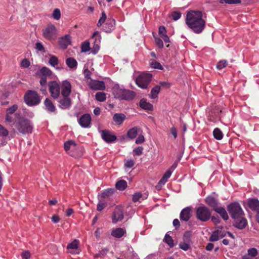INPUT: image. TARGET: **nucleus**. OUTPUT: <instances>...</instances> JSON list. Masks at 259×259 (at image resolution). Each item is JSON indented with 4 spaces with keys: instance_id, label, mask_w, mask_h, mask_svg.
I'll return each instance as SVG.
<instances>
[{
    "instance_id": "obj_24",
    "label": "nucleus",
    "mask_w": 259,
    "mask_h": 259,
    "mask_svg": "<svg viewBox=\"0 0 259 259\" xmlns=\"http://www.w3.org/2000/svg\"><path fill=\"white\" fill-rule=\"evenodd\" d=\"M66 64L71 70H75L77 69L78 63L74 58L69 57L66 59Z\"/></svg>"
},
{
    "instance_id": "obj_31",
    "label": "nucleus",
    "mask_w": 259,
    "mask_h": 259,
    "mask_svg": "<svg viewBox=\"0 0 259 259\" xmlns=\"http://www.w3.org/2000/svg\"><path fill=\"white\" fill-rule=\"evenodd\" d=\"M39 74L40 76L49 77L52 75V72L49 68L46 67H42L39 70Z\"/></svg>"
},
{
    "instance_id": "obj_43",
    "label": "nucleus",
    "mask_w": 259,
    "mask_h": 259,
    "mask_svg": "<svg viewBox=\"0 0 259 259\" xmlns=\"http://www.w3.org/2000/svg\"><path fill=\"white\" fill-rule=\"evenodd\" d=\"M49 62L52 66L55 67L58 64V59L56 56H52L50 58Z\"/></svg>"
},
{
    "instance_id": "obj_50",
    "label": "nucleus",
    "mask_w": 259,
    "mask_h": 259,
    "mask_svg": "<svg viewBox=\"0 0 259 259\" xmlns=\"http://www.w3.org/2000/svg\"><path fill=\"white\" fill-rule=\"evenodd\" d=\"M143 151V147L139 146L133 150V154L134 155H140L142 153Z\"/></svg>"
},
{
    "instance_id": "obj_2",
    "label": "nucleus",
    "mask_w": 259,
    "mask_h": 259,
    "mask_svg": "<svg viewBox=\"0 0 259 259\" xmlns=\"http://www.w3.org/2000/svg\"><path fill=\"white\" fill-rule=\"evenodd\" d=\"M112 90L114 97L119 100L131 101L136 96L135 92L126 89L123 85H120L118 83H115Z\"/></svg>"
},
{
    "instance_id": "obj_26",
    "label": "nucleus",
    "mask_w": 259,
    "mask_h": 259,
    "mask_svg": "<svg viewBox=\"0 0 259 259\" xmlns=\"http://www.w3.org/2000/svg\"><path fill=\"white\" fill-rule=\"evenodd\" d=\"M140 107L146 110L151 111L153 110V106L151 103L147 102L145 99H142L139 103Z\"/></svg>"
},
{
    "instance_id": "obj_33",
    "label": "nucleus",
    "mask_w": 259,
    "mask_h": 259,
    "mask_svg": "<svg viewBox=\"0 0 259 259\" xmlns=\"http://www.w3.org/2000/svg\"><path fill=\"white\" fill-rule=\"evenodd\" d=\"M149 64H150L151 67L153 69H159V70H163V67H162L161 64L160 63L157 62L155 60H153V59L150 60Z\"/></svg>"
},
{
    "instance_id": "obj_10",
    "label": "nucleus",
    "mask_w": 259,
    "mask_h": 259,
    "mask_svg": "<svg viewBox=\"0 0 259 259\" xmlns=\"http://www.w3.org/2000/svg\"><path fill=\"white\" fill-rule=\"evenodd\" d=\"M191 234L190 232H186L183 235V241L179 243V247L184 251H187L190 248L191 240Z\"/></svg>"
},
{
    "instance_id": "obj_55",
    "label": "nucleus",
    "mask_w": 259,
    "mask_h": 259,
    "mask_svg": "<svg viewBox=\"0 0 259 259\" xmlns=\"http://www.w3.org/2000/svg\"><path fill=\"white\" fill-rule=\"evenodd\" d=\"M155 41L156 46L159 48L163 47V43L161 39L155 37Z\"/></svg>"
},
{
    "instance_id": "obj_64",
    "label": "nucleus",
    "mask_w": 259,
    "mask_h": 259,
    "mask_svg": "<svg viewBox=\"0 0 259 259\" xmlns=\"http://www.w3.org/2000/svg\"><path fill=\"white\" fill-rule=\"evenodd\" d=\"M83 73H84L85 78H86L87 79L91 78V72L90 71V70L88 69H85L84 70Z\"/></svg>"
},
{
    "instance_id": "obj_36",
    "label": "nucleus",
    "mask_w": 259,
    "mask_h": 259,
    "mask_svg": "<svg viewBox=\"0 0 259 259\" xmlns=\"http://www.w3.org/2000/svg\"><path fill=\"white\" fill-rule=\"evenodd\" d=\"M213 135L214 138L218 140H220L223 138V134L222 131L218 128H215L213 130Z\"/></svg>"
},
{
    "instance_id": "obj_46",
    "label": "nucleus",
    "mask_w": 259,
    "mask_h": 259,
    "mask_svg": "<svg viewBox=\"0 0 259 259\" xmlns=\"http://www.w3.org/2000/svg\"><path fill=\"white\" fill-rule=\"evenodd\" d=\"M182 16V14L177 11H175L171 13V16L172 19L175 21L179 20Z\"/></svg>"
},
{
    "instance_id": "obj_21",
    "label": "nucleus",
    "mask_w": 259,
    "mask_h": 259,
    "mask_svg": "<svg viewBox=\"0 0 259 259\" xmlns=\"http://www.w3.org/2000/svg\"><path fill=\"white\" fill-rule=\"evenodd\" d=\"M126 118L125 115L123 113H115L113 116V120L116 125H121Z\"/></svg>"
},
{
    "instance_id": "obj_7",
    "label": "nucleus",
    "mask_w": 259,
    "mask_h": 259,
    "mask_svg": "<svg viewBox=\"0 0 259 259\" xmlns=\"http://www.w3.org/2000/svg\"><path fill=\"white\" fill-rule=\"evenodd\" d=\"M42 36L46 39L51 40L56 39L57 37V30L56 27L49 24L42 30Z\"/></svg>"
},
{
    "instance_id": "obj_34",
    "label": "nucleus",
    "mask_w": 259,
    "mask_h": 259,
    "mask_svg": "<svg viewBox=\"0 0 259 259\" xmlns=\"http://www.w3.org/2000/svg\"><path fill=\"white\" fill-rule=\"evenodd\" d=\"M219 236V230L213 231L209 238V241L215 242L220 239Z\"/></svg>"
},
{
    "instance_id": "obj_12",
    "label": "nucleus",
    "mask_w": 259,
    "mask_h": 259,
    "mask_svg": "<svg viewBox=\"0 0 259 259\" xmlns=\"http://www.w3.org/2000/svg\"><path fill=\"white\" fill-rule=\"evenodd\" d=\"M123 218V209L121 206H116L113 212L112 216V222L116 223L121 221Z\"/></svg>"
},
{
    "instance_id": "obj_38",
    "label": "nucleus",
    "mask_w": 259,
    "mask_h": 259,
    "mask_svg": "<svg viewBox=\"0 0 259 259\" xmlns=\"http://www.w3.org/2000/svg\"><path fill=\"white\" fill-rule=\"evenodd\" d=\"M90 50V45L89 41L86 40L83 42L81 45V51L82 52H87Z\"/></svg>"
},
{
    "instance_id": "obj_14",
    "label": "nucleus",
    "mask_w": 259,
    "mask_h": 259,
    "mask_svg": "<svg viewBox=\"0 0 259 259\" xmlns=\"http://www.w3.org/2000/svg\"><path fill=\"white\" fill-rule=\"evenodd\" d=\"M92 38L95 39V44L91 50V53L93 54H96L100 49V39L101 38L100 33L98 31H96L93 33Z\"/></svg>"
},
{
    "instance_id": "obj_44",
    "label": "nucleus",
    "mask_w": 259,
    "mask_h": 259,
    "mask_svg": "<svg viewBox=\"0 0 259 259\" xmlns=\"http://www.w3.org/2000/svg\"><path fill=\"white\" fill-rule=\"evenodd\" d=\"M258 251L255 248L252 247L248 249L247 254L251 257H255L257 255Z\"/></svg>"
},
{
    "instance_id": "obj_51",
    "label": "nucleus",
    "mask_w": 259,
    "mask_h": 259,
    "mask_svg": "<svg viewBox=\"0 0 259 259\" xmlns=\"http://www.w3.org/2000/svg\"><path fill=\"white\" fill-rule=\"evenodd\" d=\"M142 197V194L140 192H136L135 193L132 198V200L134 202H136L139 201L140 199Z\"/></svg>"
},
{
    "instance_id": "obj_29",
    "label": "nucleus",
    "mask_w": 259,
    "mask_h": 259,
    "mask_svg": "<svg viewBox=\"0 0 259 259\" xmlns=\"http://www.w3.org/2000/svg\"><path fill=\"white\" fill-rule=\"evenodd\" d=\"M138 130L137 127H134L128 130L127 132V137L131 139L135 138L138 135Z\"/></svg>"
},
{
    "instance_id": "obj_58",
    "label": "nucleus",
    "mask_w": 259,
    "mask_h": 259,
    "mask_svg": "<svg viewBox=\"0 0 259 259\" xmlns=\"http://www.w3.org/2000/svg\"><path fill=\"white\" fill-rule=\"evenodd\" d=\"M158 33L161 37L166 34V30L164 26H160L159 27Z\"/></svg>"
},
{
    "instance_id": "obj_47",
    "label": "nucleus",
    "mask_w": 259,
    "mask_h": 259,
    "mask_svg": "<svg viewBox=\"0 0 259 259\" xmlns=\"http://www.w3.org/2000/svg\"><path fill=\"white\" fill-rule=\"evenodd\" d=\"M64 85V81L63 82V85L61 90V95L63 97V99H61L60 101V104L61 105L62 108H64L65 107V87Z\"/></svg>"
},
{
    "instance_id": "obj_30",
    "label": "nucleus",
    "mask_w": 259,
    "mask_h": 259,
    "mask_svg": "<svg viewBox=\"0 0 259 259\" xmlns=\"http://www.w3.org/2000/svg\"><path fill=\"white\" fill-rule=\"evenodd\" d=\"M115 186L117 189L123 191L127 187V183L125 180H121L117 182Z\"/></svg>"
},
{
    "instance_id": "obj_3",
    "label": "nucleus",
    "mask_w": 259,
    "mask_h": 259,
    "mask_svg": "<svg viewBox=\"0 0 259 259\" xmlns=\"http://www.w3.org/2000/svg\"><path fill=\"white\" fill-rule=\"evenodd\" d=\"M17 131L22 134L31 133L33 125L31 121L25 118H19L13 124Z\"/></svg>"
},
{
    "instance_id": "obj_18",
    "label": "nucleus",
    "mask_w": 259,
    "mask_h": 259,
    "mask_svg": "<svg viewBox=\"0 0 259 259\" xmlns=\"http://www.w3.org/2000/svg\"><path fill=\"white\" fill-rule=\"evenodd\" d=\"M115 21L113 19H108L103 27V30L107 33L111 32L114 29Z\"/></svg>"
},
{
    "instance_id": "obj_20",
    "label": "nucleus",
    "mask_w": 259,
    "mask_h": 259,
    "mask_svg": "<svg viewBox=\"0 0 259 259\" xmlns=\"http://www.w3.org/2000/svg\"><path fill=\"white\" fill-rule=\"evenodd\" d=\"M249 207L253 211H259V200L257 199H249L248 200Z\"/></svg>"
},
{
    "instance_id": "obj_28",
    "label": "nucleus",
    "mask_w": 259,
    "mask_h": 259,
    "mask_svg": "<svg viewBox=\"0 0 259 259\" xmlns=\"http://www.w3.org/2000/svg\"><path fill=\"white\" fill-rule=\"evenodd\" d=\"M214 210L219 213L224 220H227L229 219V216L225 208L219 206Z\"/></svg>"
},
{
    "instance_id": "obj_54",
    "label": "nucleus",
    "mask_w": 259,
    "mask_h": 259,
    "mask_svg": "<svg viewBox=\"0 0 259 259\" xmlns=\"http://www.w3.org/2000/svg\"><path fill=\"white\" fill-rule=\"evenodd\" d=\"M135 165V162L132 159H128L124 163V166L126 168H132Z\"/></svg>"
},
{
    "instance_id": "obj_56",
    "label": "nucleus",
    "mask_w": 259,
    "mask_h": 259,
    "mask_svg": "<svg viewBox=\"0 0 259 259\" xmlns=\"http://www.w3.org/2000/svg\"><path fill=\"white\" fill-rule=\"evenodd\" d=\"M58 45L62 49H65V36H62L59 38Z\"/></svg>"
},
{
    "instance_id": "obj_45",
    "label": "nucleus",
    "mask_w": 259,
    "mask_h": 259,
    "mask_svg": "<svg viewBox=\"0 0 259 259\" xmlns=\"http://www.w3.org/2000/svg\"><path fill=\"white\" fill-rule=\"evenodd\" d=\"M227 65V61L226 60H221L219 61L217 65V68L219 70L222 69Z\"/></svg>"
},
{
    "instance_id": "obj_40",
    "label": "nucleus",
    "mask_w": 259,
    "mask_h": 259,
    "mask_svg": "<svg viewBox=\"0 0 259 259\" xmlns=\"http://www.w3.org/2000/svg\"><path fill=\"white\" fill-rule=\"evenodd\" d=\"M165 242L170 247H172L174 246V241L172 238L166 234L164 237Z\"/></svg>"
},
{
    "instance_id": "obj_42",
    "label": "nucleus",
    "mask_w": 259,
    "mask_h": 259,
    "mask_svg": "<svg viewBox=\"0 0 259 259\" xmlns=\"http://www.w3.org/2000/svg\"><path fill=\"white\" fill-rule=\"evenodd\" d=\"M106 15L104 12H102L101 14V17L99 19L97 26L98 27H100L106 21Z\"/></svg>"
},
{
    "instance_id": "obj_60",
    "label": "nucleus",
    "mask_w": 259,
    "mask_h": 259,
    "mask_svg": "<svg viewBox=\"0 0 259 259\" xmlns=\"http://www.w3.org/2000/svg\"><path fill=\"white\" fill-rule=\"evenodd\" d=\"M106 205L104 203L102 202L101 201H99L98 204H97V210L99 211H102L104 207H105Z\"/></svg>"
},
{
    "instance_id": "obj_23",
    "label": "nucleus",
    "mask_w": 259,
    "mask_h": 259,
    "mask_svg": "<svg viewBox=\"0 0 259 259\" xmlns=\"http://www.w3.org/2000/svg\"><path fill=\"white\" fill-rule=\"evenodd\" d=\"M71 85L70 83L66 80V108L69 107L71 105V101L68 96L71 93Z\"/></svg>"
},
{
    "instance_id": "obj_49",
    "label": "nucleus",
    "mask_w": 259,
    "mask_h": 259,
    "mask_svg": "<svg viewBox=\"0 0 259 259\" xmlns=\"http://www.w3.org/2000/svg\"><path fill=\"white\" fill-rule=\"evenodd\" d=\"M60 11L59 9H56L54 10L52 16L55 20H59L60 18Z\"/></svg>"
},
{
    "instance_id": "obj_19",
    "label": "nucleus",
    "mask_w": 259,
    "mask_h": 259,
    "mask_svg": "<svg viewBox=\"0 0 259 259\" xmlns=\"http://www.w3.org/2000/svg\"><path fill=\"white\" fill-rule=\"evenodd\" d=\"M235 223L234 226L239 229H244L247 224V221L244 218L241 217L238 219H234Z\"/></svg>"
},
{
    "instance_id": "obj_4",
    "label": "nucleus",
    "mask_w": 259,
    "mask_h": 259,
    "mask_svg": "<svg viewBox=\"0 0 259 259\" xmlns=\"http://www.w3.org/2000/svg\"><path fill=\"white\" fill-rule=\"evenodd\" d=\"M228 211L233 219H238L244 214L243 211L238 202H233L227 207Z\"/></svg>"
},
{
    "instance_id": "obj_32",
    "label": "nucleus",
    "mask_w": 259,
    "mask_h": 259,
    "mask_svg": "<svg viewBox=\"0 0 259 259\" xmlns=\"http://www.w3.org/2000/svg\"><path fill=\"white\" fill-rule=\"evenodd\" d=\"M160 86L157 85L155 86L151 91L150 97L151 99H155L157 97V95L159 94L160 90Z\"/></svg>"
},
{
    "instance_id": "obj_15",
    "label": "nucleus",
    "mask_w": 259,
    "mask_h": 259,
    "mask_svg": "<svg viewBox=\"0 0 259 259\" xmlns=\"http://www.w3.org/2000/svg\"><path fill=\"white\" fill-rule=\"evenodd\" d=\"M78 121L82 127H90L91 122V115L89 114H84L79 118Z\"/></svg>"
},
{
    "instance_id": "obj_52",
    "label": "nucleus",
    "mask_w": 259,
    "mask_h": 259,
    "mask_svg": "<svg viewBox=\"0 0 259 259\" xmlns=\"http://www.w3.org/2000/svg\"><path fill=\"white\" fill-rule=\"evenodd\" d=\"M35 48L38 51L45 52V50L42 44L40 42H37L35 44Z\"/></svg>"
},
{
    "instance_id": "obj_57",
    "label": "nucleus",
    "mask_w": 259,
    "mask_h": 259,
    "mask_svg": "<svg viewBox=\"0 0 259 259\" xmlns=\"http://www.w3.org/2000/svg\"><path fill=\"white\" fill-rule=\"evenodd\" d=\"M145 141V138L143 135H139L136 140L135 143L137 144L143 143Z\"/></svg>"
},
{
    "instance_id": "obj_62",
    "label": "nucleus",
    "mask_w": 259,
    "mask_h": 259,
    "mask_svg": "<svg viewBox=\"0 0 259 259\" xmlns=\"http://www.w3.org/2000/svg\"><path fill=\"white\" fill-rule=\"evenodd\" d=\"M21 66L23 67L27 68L30 66V62L26 59H23L21 62Z\"/></svg>"
},
{
    "instance_id": "obj_22",
    "label": "nucleus",
    "mask_w": 259,
    "mask_h": 259,
    "mask_svg": "<svg viewBox=\"0 0 259 259\" xmlns=\"http://www.w3.org/2000/svg\"><path fill=\"white\" fill-rule=\"evenodd\" d=\"M205 201L210 207L213 208V210L219 206L218 201L211 196H207L205 199Z\"/></svg>"
},
{
    "instance_id": "obj_16",
    "label": "nucleus",
    "mask_w": 259,
    "mask_h": 259,
    "mask_svg": "<svg viewBox=\"0 0 259 259\" xmlns=\"http://www.w3.org/2000/svg\"><path fill=\"white\" fill-rule=\"evenodd\" d=\"M78 245L79 241L76 239L74 240L68 244L67 246L68 251L72 254H78L80 252Z\"/></svg>"
},
{
    "instance_id": "obj_25",
    "label": "nucleus",
    "mask_w": 259,
    "mask_h": 259,
    "mask_svg": "<svg viewBox=\"0 0 259 259\" xmlns=\"http://www.w3.org/2000/svg\"><path fill=\"white\" fill-rule=\"evenodd\" d=\"M44 105L45 109L49 112H54L56 110V107L53 103L52 101L49 98H46Z\"/></svg>"
},
{
    "instance_id": "obj_61",
    "label": "nucleus",
    "mask_w": 259,
    "mask_h": 259,
    "mask_svg": "<svg viewBox=\"0 0 259 259\" xmlns=\"http://www.w3.org/2000/svg\"><path fill=\"white\" fill-rule=\"evenodd\" d=\"M23 259H28L30 256V253L28 251H25L21 254Z\"/></svg>"
},
{
    "instance_id": "obj_1",
    "label": "nucleus",
    "mask_w": 259,
    "mask_h": 259,
    "mask_svg": "<svg viewBox=\"0 0 259 259\" xmlns=\"http://www.w3.org/2000/svg\"><path fill=\"white\" fill-rule=\"evenodd\" d=\"M185 23L188 28L196 34H200L205 28L206 21L200 11L190 10L187 12Z\"/></svg>"
},
{
    "instance_id": "obj_41",
    "label": "nucleus",
    "mask_w": 259,
    "mask_h": 259,
    "mask_svg": "<svg viewBox=\"0 0 259 259\" xmlns=\"http://www.w3.org/2000/svg\"><path fill=\"white\" fill-rule=\"evenodd\" d=\"M220 3H226L228 4H239L241 3V0H220Z\"/></svg>"
},
{
    "instance_id": "obj_63",
    "label": "nucleus",
    "mask_w": 259,
    "mask_h": 259,
    "mask_svg": "<svg viewBox=\"0 0 259 259\" xmlns=\"http://www.w3.org/2000/svg\"><path fill=\"white\" fill-rule=\"evenodd\" d=\"M47 77L45 76H40V79L39 81V83L41 86H44L47 83Z\"/></svg>"
},
{
    "instance_id": "obj_59",
    "label": "nucleus",
    "mask_w": 259,
    "mask_h": 259,
    "mask_svg": "<svg viewBox=\"0 0 259 259\" xmlns=\"http://www.w3.org/2000/svg\"><path fill=\"white\" fill-rule=\"evenodd\" d=\"M5 119L6 121L8 123H13L12 124H10V126H12V125H13V124L15 122L14 121L13 118L12 116H11L9 114H8V113H7L6 115Z\"/></svg>"
},
{
    "instance_id": "obj_11",
    "label": "nucleus",
    "mask_w": 259,
    "mask_h": 259,
    "mask_svg": "<svg viewBox=\"0 0 259 259\" xmlns=\"http://www.w3.org/2000/svg\"><path fill=\"white\" fill-rule=\"evenodd\" d=\"M102 139L106 143H110L116 141L117 137L108 130H101L99 131Z\"/></svg>"
},
{
    "instance_id": "obj_13",
    "label": "nucleus",
    "mask_w": 259,
    "mask_h": 259,
    "mask_svg": "<svg viewBox=\"0 0 259 259\" xmlns=\"http://www.w3.org/2000/svg\"><path fill=\"white\" fill-rule=\"evenodd\" d=\"M89 86L93 90L103 91L105 89V85L103 81L91 80L89 82Z\"/></svg>"
},
{
    "instance_id": "obj_17",
    "label": "nucleus",
    "mask_w": 259,
    "mask_h": 259,
    "mask_svg": "<svg viewBox=\"0 0 259 259\" xmlns=\"http://www.w3.org/2000/svg\"><path fill=\"white\" fill-rule=\"evenodd\" d=\"M191 209L190 207H187L182 210L180 214L181 220L187 222L191 217Z\"/></svg>"
},
{
    "instance_id": "obj_8",
    "label": "nucleus",
    "mask_w": 259,
    "mask_h": 259,
    "mask_svg": "<svg viewBox=\"0 0 259 259\" xmlns=\"http://www.w3.org/2000/svg\"><path fill=\"white\" fill-rule=\"evenodd\" d=\"M196 217L202 222H206L211 218V212L206 206H200L196 209Z\"/></svg>"
},
{
    "instance_id": "obj_35",
    "label": "nucleus",
    "mask_w": 259,
    "mask_h": 259,
    "mask_svg": "<svg viewBox=\"0 0 259 259\" xmlns=\"http://www.w3.org/2000/svg\"><path fill=\"white\" fill-rule=\"evenodd\" d=\"M95 98L99 102H104L106 99V95L103 92H98L96 94Z\"/></svg>"
},
{
    "instance_id": "obj_27",
    "label": "nucleus",
    "mask_w": 259,
    "mask_h": 259,
    "mask_svg": "<svg viewBox=\"0 0 259 259\" xmlns=\"http://www.w3.org/2000/svg\"><path fill=\"white\" fill-rule=\"evenodd\" d=\"M125 233V230L123 228H117L113 229L111 232V235L115 238H121Z\"/></svg>"
},
{
    "instance_id": "obj_9",
    "label": "nucleus",
    "mask_w": 259,
    "mask_h": 259,
    "mask_svg": "<svg viewBox=\"0 0 259 259\" xmlns=\"http://www.w3.org/2000/svg\"><path fill=\"white\" fill-rule=\"evenodd\" d=\"M48 85L51 97L54 99H57L60 94V88L59 83L56 81H52L49 82Z\"/></svg>"
},
{
    "instance_id": "obj_5",
    "label": "nucleus",
    "mask_w": 259,
    "mask_h": 259,
    "mask_svg": "<svg viewBox=\"0 0 259 259\" xmlns=\"http://www.w3.org/2000/svg\"><path fill=\"white\" fill-rule=\"evenodd\" d=\"M26 104L30 106L38 105L40 102V99L35 91L29 90L24 96Z\"/></svg>"
},
{
    "instance_id": "obj_39",
    "label": "nucleus",
    "mask_w": 259,
    "mask_h": 259,
    "mask_svg": "<svg viewBox=\"0 0 259 259\" xmlns=\"http://www.w3.org/2000/svg\"><path fill=\"white\" fill-rule=\"evenodd\" d=\"M76 148V144L72 140H69L66 142V151L69 149H75Z\"/></svg>"
},
{
    "instance_id": "obj_6",
    "label": "nucleus",
    "mask_w": 259,
    "mask_h": 259,
    "mask_svg": "<svg viewBox=\"0 0 259 259\" xmlns=\"http://www.w3.org/2000/svg\"><path fill=\"white\" fill-rule=\"evenodd\" d=\"M152 79V75L147 73H142L135 80L136 84L140 88L146 89Z\"/></svg>"
},
{
    "instance_id": "obj_48",
    "label": "nucleus",
    "mask_w": 259,
    "mask_h": 259,
    "mask_svg": "<svg viewBox=\"0 0 259 259\" xmlns=\"http://www.w3.org/2000/svg\"><path fill=\"white\" fill-rule=\"evenodd\" d=\"M17 109L18 106L16 104L13 105L12 106L7 109V113H8V114H12L17 110Z\"/></svg>"
},
{
    "instance_id": "obj_37",
    "label": "nucleus",
    "mask_w": 259,
    "mask_h": 259,
    "mask_svg": "<svg viewBox=\"0 0 259 259\" xmlns=\"http://www.w3.org/2000/svg\"><path fill=\"white\" fill-rule=\"evenodd\" d=\"M114 192L113 189H107L101 194V197L103 198L109 197L114 193Z\"/></svg>"
},
{
    "instance_id": "obj_53",
    "label": "nucleus",
    "mask_w": 259,
    "mask_h": 259,
    "mask_svg": "<svg viewBox=\"0 0 259 259\" xmlns=\"http://www.w3.org/2000/svg\"><path fill=\"white\" fill-rule=\"evenodd\" d=\"M8 131L3 126L0 124V135L6 137L8 135Z\"/></svg>"
}]
</instances>
